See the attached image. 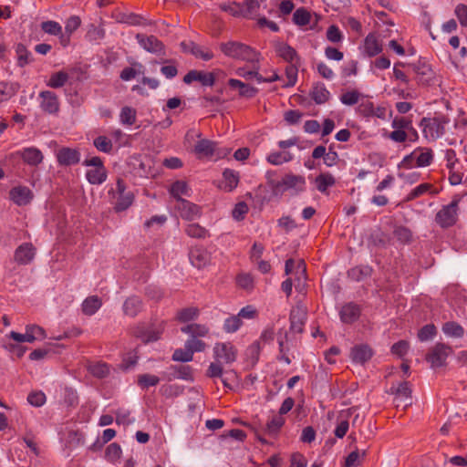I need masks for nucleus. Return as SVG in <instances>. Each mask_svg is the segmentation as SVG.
Instances as JSON below:
<instances>
[{"instance_id":"57","label":"nucleus","mask_w":467,"mask_h":467,"mask_svg":"<svg viewBox=\"0 0 467 467\" xmlns=\"http://www.w3.org/2000/svg\"><path fill=\"white\" fill-rule=\"evenodd\" d=\"M310 18V13L304 7L296 9L293 15V22L299 26L308 25Z\"/></svg>"},{"instance_id":"24","label":"nucleus","mask_w":467,"mask_h":467,"mask_svg":"<svg viewBox=\"0 0 467 467\" xmlns=\"http://www.w3.org/2000/svg\"><path fill=\"white\" fill-rule=\"evenodd\" d=\"M275 52L278 57L283 58L288 64L300 62L301 60L296 50L285 42H278L275 45Z\"/></svg>"},{"instance_id":"44","label":"nucleus","mask_w":467,"mask_h":467,"mask_svg":"<svg viewBox=\"0 0 467 467\" xmlns=\"http://www.w3.org/2000/svg\"><path fill=\"white\" fill-rule=\"evenodd\" d=\"M442 332L451 337H462L464 334L463 327L457 322L448 321L442 325Z\"/></svg>"},{"instance_id":"22","label":"nucleus","mask_w":467,"mask_h":467,"mask_svg":"<svg viewBox=\"0 0 467 467\" xmlns=\"http://www.w3.org/2000/svg\"><path fill=\"white\" fill-rule=\"evenodd\" d=\"M181 45L184 52L191 53L196 58L210 61L214 57L213 53L209 48H204L194 42H190L189 44L182 42Z\"/></svg>"},{"instance_id":"61","label":"nucleus","mask_w":467,"mask_h":467,"mask_svg":"<svg viewBox=\"0 0 467 467\" xmlns=\"http://www.w3.org/2000/svg\"><path fill=\"white\" fill-rule=\"evenodd\" d=\"M41 29L51 36H59L62 33V26L57 21L48 20L41 23Z\"/></svg>"},{"instance_id":"43","label":"nucleus","mask_w":467,"mask_h":467,"mask_svg":"<svg viewBox=\"0 0 467 467\" xmlns=\"http://www.w3.org/2000/svg\"><path fill=\"white\" fill-rule=\"evenodd\" d=\"M88 372L97 379H105L109 375V366L105 362H96L90 364L88 368Z\"/></svg>"},{"instance_id":"12","label":"nucleus","mask_w":467,"mask_h":467,"mask_svg":"<svg viewBox=\"0 0 467 467\" xmlns=\"http://www.w3.org/2000/svg\"><path fill=\"white\" fill-rule=\"evenodd\" d=\"M176 209L182 219L186 221H193L202 215V208L186 199H180L176 204Z\"/></svg>"},{"instance_id":"36","label":"nucleus","mask_w":467,"mask_h":467,"mask_svg":"<svg viewBox=\"0 0 467 467\" xmlns=\"http://www.w3.org/2000/svg\"><path fill=\"white\" fill-rule=\"evenodd\" d=\"M390 393L395 395V400L406 401L411 398L410 384L408 381L400 382L396 388H390Z\"/></svg>"},{"instance_id":"25","label":"nucleus","mask_w":467,"mask_h":467,"mask_svg":"<svg viewBox=\"0 0 467 467\" xmlns=\"http://www.w3.org/2000/svg\"><path fill=\"white\" fill-rule=\"evenodd\" d=\"M409 67L418 75V81L427 83L431 78L432 71L431 66L425 59L420 58L416 63L408 64Z\"/></svg>"},{"instance_id":"64","label":"nucleus","mask_w":467,"mask_h":467,"mask_svg":"<svg viewBox=\"0 0 467 467\" xmlns=\"http://www.w3.org/2000/svg\"><path fill=\"white\" fill-rule=\"evenodd\" d=\"M436 334V327L433 324H427L419 330L418 337L420 341H428L433 338Z\"/></svg>"},{"instance_id":"14","label":"nucleus","mask_w":467,"mask_h":467,"mask_svg":"<svg viewBox=\"0 0 467 467\" xmlns=\"http://www.w3.org/2000/svg\"><path fill=\"white\" fill-rule=\"evenodd\" d=\"M361 312L360 305L355 302H348L341 306L339 317L342 323L351 325L359 319Z\"/></svg>"},{"instance_id":"6","label":"nucleus","mask_w":467,"mask_h":467,"mask_svg":"<svg viewBox=\"0 0 467 467\" xmlns=\"http://www.w3.org/2000/svg\"><path fill=\"white\" fill-rule=\"evenodd\" d=\"M452 352L450 346L444 343H437L426 355V360L431 363L432 368H441L446 365L448 356Z\"/></svg>"},{"instance_id":"53","label":"nucleus","mask_w":467,"mask_h":467,"mask_svg":"<svg viewBox=\"0 0 467 467\" xmlns=\"http://www.w3.org/2000/svg\"><path fill=\"white\" fill-rule=\"evenodd\" d=\"M68 80V74L65 71H58L52 74L47 85L52 88L63 87Z\"/></svg>"},{"instance_id":"39","label":"nucleus","mask_w":467,"mask_h":467,"mask_svg":"<svg viewBox=\"0 0 467 467\" xmlns=\"http://www.w3.org/2000/svg\"><path fill=\"white\" fill-rule=\"evenodd\" d=\"M418 153L416 154V167H428L430 166L434 159L433 150L430 148L420 147Z\"/></svg>"},{"instance_id":"7","label":"nucleus","mask_w":467,"mask_h":467,"mask_svg":"<svg viewBox=\"0 0 467 467\" xmlns=\"http://www.w3.org/2000/svg\"><path fill=\"white\" fill-rule=\"evenodd\" d=\"M213 352L214 360L223 364H232L237 358V349L231 342L215 343Z\"/></svg>"},{"instance_id":"55","label":"nucleus","mask_w":467,"mask_h":467,"mask_svg":"<svg viewBox=\"0 0 467 467\" xmlns=\"http://www.w3.org/2000/svg\"><path fill=\"white\" fill-rule=\"evenodd\" d=\"M122 450L119 444L113 442L110 443L105 451V458L107 461L116 463L121 456Z\"/></svg>"},{"instance_id":"10","label":"nucleus","mask_w":467,"mask_h":467,"mask_svg":"<svg viewBox=\"0 0 467 467\" xmlns=\"http://www.w3.org/2000/svg\"><path fill=\"white\" fill-rule=\"evenodd\" d=\"M162 378L168 381L175 379L187 381H193L192 368L189 365H171L166 371L162 373Z\"/></svg>"},{"instance_id":"38","label":"nucleus","mask_w":467,"mask_h":467,"mask_svg":"<svg viewBox=\"0 0 467 467\" xmlns=\"http://www.w3.org/2000/svg\"><path fill=\"white\" fill-rule=\"evenodd\" d=\"M365 52L368 57H375L382 51V47L379 43L374 34H368L364 40Z\"/></svg>"},{"instance_id":"37","label":"nucleus","mask_w":467,"mask_h":467,"mask_svg":"<svg viewBox=\"0 0 467 467\" xmlns=\"http://www.w3.org/2000/svg\"><path fill=\"white\" fill-rule=\"evenodd\" d=\"M17 82L0 81V102L6 101L14 97L19 90Z\"/></svg>"},{"instance_id":"19","label":"nucleus","mask_w":467,"mask_h":467,"mask_svg":"<svg viewBox=\"0 0 467 467\" xmlns=\"http://www.w3.org/2000/svg\"><path fill=\"white\" fill-rule=\"evenodd\" d=\"M306 311L300 306L292 308L289 315L290 330L295 333H302L306 321Z\"/></svg>"},{"instance_id":"49","label":"nucleus","mask_w":467,"mask_h":467,"mask_svg":"<svg viewBox=\"0 0 467 467\" xmlns=\"http://www.w3.org/2000/svg\"><path fill=\"white\" fill-rule=\"evenodd\" d=\"M267 161L273 165H281L293 160V155L289 151H275L271 152L267 158Z\"/></svg>"},{"instance_id":"28","label":"nucleus","mask_w":467,"mask_h":467,"mask_svg":"<svg viewBox=\"0 0 467 467\" xmlns=\"http://www.w3.org/2000/svg\"><path fill=\"white\" fill-rule=\"evenodd\" d=\"M134 333L144 343L155 342L160 338L161 335L160 330L145 326L138 327Z\"/></svg>"},{"instance_id":"52","label":"nucleus","mask_w":467,"mask_h":467,"mask_svg":"<svg viewBox=\"0 0 467 467\" xmlns=\"http://www.w3.org/2000/svg\"><path fill=\"white\" fill-rule=\"evenodd\" d=\"M259 8L260 3L258 0H245L244 3H241L242 17L251 18Z\"/></svg>"},{"instance_id":"23","label":"nucleus","mask_w":467,"mask_h":467,"mask_svg":"<svg viewBox=\"0 0 467 467\" xmlns=\"http://www.w3.org/2000/svg\"><path fill=\"white\" fill-rule=\"evenodd\" d=\"M143 306L144 304L140 296H130L124 301L122 311L125 316L135 317L142 311Z\"/></svg>"},{"instance_id":"35","label":"nucleus","mask_w":467,"mask_h":467,"mask_svg":"<svg viewBox=\"0 0 467 467\" xmlns=\"http://www.w3.org/2000/svg\"><path fill=\"white\" fill-rule=\"evenodd\" d=\"M223 178L224 180V185L222 187L224 192H233L239 183V174L237 171L225 169L223 172Z\"/></svg>"},{"instance_id":"20","label":"nucleus","mask_w":467,"mask_h":467,"mask_svg":"<svg viewBox=\"0 0 467 467\" xmlns=\"http://www.w3.org/2000/svg\"><path fill=\"white\" fill-rule=\"evenodd\" d=\"M189 259L194 267L202 269L210 263L211 254L203 247L196 246L190 250Z\"/></svg>"},{"instance_id":"62","label":"nucleus","mask_w":467,"mask_h":467,"mask_svg":"<svg viewBox=\"0 0 467 467\" xmlns=\"http://www.w3.org/2000/svg\"><path fill=\"white\" fill-rule=\"evenodd\" d=\"M360 97L361 94L358 90L353 89L341 94L339 99L344 105L353 106L358 102Z\"/></svg>"},{"instance_id":"40","label":"nucleus","mask_w":467,"mask_h":467,"mask_svg":"<svg viewBox=\"0 0 467 467\" xmlns=\"http://www.w3.org/2000/svg\"><path fill=\"white\" fill-rule=\"evenodd\" d=\"M185 234L192 238L205 239L210 237L209 231L199 223H189L184 228Z\"/></svg>"},{"instance_id":"4","label":"nucleus","mask_w":467,"mask_h":467,"mask_svg":"<svg viewBox=\"0 0 467 467\" xmlns=\"http://www.w3.org/2000/svg\"><path fill=\"white\" fill-rule=\"evenodd\" d=\"M459 200L453 199L444 205L435 215L436 223L442 229L453 226L458 220Z\"/></svg>"},{"instance_id":"13","label":"nucleus","mask_w":467,"mask_h":467,"mask_svg":"<svg viewBox=\"0 0 467 467\" xmlns=\"http://www.w3.org/2000/svg\"><path fill=\"white\" fill-rule=\"evenodd\" d=\"M374 350L368 344H357L351 348L349 358L354 364L365 365L371 359Z\"/></svg>"},{"instance_id":"8","label":"nucleus","mask_w":467,"mask_h":467,"mask_svg":"<svg viewBox=\"0 0 467 467\" xmlns=\"http://www.w3.org/2000/svg\"><path fill=\"white\" fill-rule=\"evenodd\" d=\"M40 109L49 115H57L60 110V103L57 94L51 90H43L38 94Z\"/></svg>"},{"instance_id":"9","label":"nucleus","mask_w":467,"mask_h":467,"mask_svg":"<svg viewBox=\"0 0 467 467\" xmlns=\"http://www.w3.org/2000/svg\"><path fill=\"white\" fill-rule=\"evenodd\" d=\"M46 331L43 327L37 325H28L26 327V332L24 334L12 331L10 333V337L13 338L16 342H34L35 340H42L46 338Z\"/></svg>"},{"instance_id":"31","label":"nucleus","mask_w":467,"mask_h":467,"mask_svg":"<svg viewBox=\"0 0 467 467\" xmlns=\"http://www.w3.org/2000/svg\"><path fill=\"white\" fill-rule=\"evenodd\" d=\"M217 143L206 139L197 141L194 146V151L197 155L202 157H213L215 154V147Z\"/></svg>"},{"instance_id":"21","label":"nucleus","mask_w":467,"mask_h":467,"mask_svg":"<svg viewBox=\"0 0 467 467\" xmlns=\"http://www.w3.org/2000/svg\"><path fill=\"white\" fill-rule=\"evenodd\" d=\"M57 161L61 166L78 164L80 161V152L75 149L63 147L57 152Z\"/></svg>"},{"instance_id":"3","label":"nucleus","mask_w":467,"mask_h":467,"mask_svg":"<svg viewBox=\"0 0 467 467\" xmlns=\"http://www.w3.org/2000/svg\"><path fill=\"white\" fill-rule=\"evenodd\" d=\"M449 123V119L445 116L433 118L424 117L420 122V127L426 138L436 140L445 133V125Z\"/></svg>"},{"instance_id":"18","label":"nucleus","mask_w":467,"mask_h":467,"mask_svg":"<svg viewBox=\"0 0 467 467\" xmlns=\"http://www.w3.org/2000/svg\"><path fill=\"white\" fill-rule=\"evenodd\" d=\"M36 256V248L31 243L21 244L14 253V260L18 265H29Z\"/></svg>"},{"instance_id":"5","label":"nucleus","mask_w":467,"mask_h":467,"mask_svg":"<svg viewBox=\"0 0 467 467\" xmlns=\"http://www.w3.org/2000/svg\"><path fill=\"white\" fill-rule=\"evenodd\" d=\"M274 192H285L289 189H295L296 192H304L306 189V179L304 176L296 174H285L281 181L272 183Z\"/></svg>"},{"instance_id":"15","label":"nucleus","mask_w":467,"mask_h":467,"mask_svg":"<svg viewBox=\"0 0 467 467\" xmlns=\"http://www.w3.org/2000/svg\"><path fill=\"white\" fill-rule=\"evenodd\" d=\"M12 156L19 157L29 166H37L42 163L44 156L42 151L36 147H26L12 153Z\"/></svg>"},{"instance_id":"50","label":"nucleus","mask_w":467,"mask_h":467,"mask_svg":"<svg viewBox=\"0 0 467 467\" xmlns=\"http://www.w3.org/2000/svg\"><path fill=\"white\" fill-rule=\"evenodd\" d=\"M300 62L289 63L285 67V76L287 82L283 85L284 88L294 87L297 81L298 67Z\"/></svg>"},{"instance_id":"34","label":"nucleus","mask_w":467,"mask_h":467,"mask_svg":"<svg viewBox=\"0 0 467 467\" xmlns=\"http://www.w3.org/2000/svg\"><path fill=\"white\" fill-rule=\"evenodd\" d=\"M15 51L17 59V66L19 67H25L26 65L33 62L32 53L26 48V47L18 43L15 46Z\"/></svg>"},{"instance_id":"17","label":"nucleus","mask_w":467,"mask_h":467,"mask_svg":"<svg viewBox=\"0 0 467 467\" xmlns=\"http://www.w3.org/2000/svg\"><path fill=\"white\" fill-rule=\"evenodd\" d=\"M9 198L16 205L25 206L31 202L34 193L28 187L19 185L10 190Z\"/></svg>"},{"instance_id":"16","label":"nucleus","mask_w":467,"mask_h":467,"mask_svg":"<svg viewBox=\"0 0 467 467\" xmlns=\"http://www.w3.org/2000/svg\"><path fill=\"white\" fill-rule=\"evenodd\" d=\"M215 76L213 72L192 69L183 77V82L191 85L193 81H199L204 87H213L215 84Z\"/></svg>"},{"instance_id":"46","label":"nucleus","mask_w":467,"mask_h":467,"mask_svg":"<svg viewBox=\"0 0 467 467\" xmlns=\"http://www.w3.org/2000/svg\"><path fill=\"white\" fill-rule=\"evenodd\" d=\"M184 391V386L179 384H164L160 388V393L167 399L176 398Z\"/></svg>"},{"instance_id":"60","label":"nucleus","mask_w":467,"mask_h":467,"mask_svg":"<svg viewBox=\"0 0 467 467\" xmlns=\"http://www.w3.org/2000/svg\"><path fill=\"white\" fill-rule=\"evenodd\" d=\"M221 381L223 384L224 388L233 389L234 385L238 383V375L233 369L223 370V374L221 377Z\"/></svg>"},{"instance_id":"27","label":"nucleus","mask_w":467,"mask_h":467,"mask_svg":"<svg viewBox=\"0 0 467 467\" xmlns=\"http://www.w3.org/2000/svg\"><path fill=\"white\" fill-rule=\"evenodd\" d=\"M309 96L316 104L321 105L328 101L330 92L327 90L324 83L317 82L313 85L309 92Z\"/></svg>"},{"instance_id":"54","label":"nucleus","mask_w":467,"mask_h":467,"mask_svg":"<svg viewBox=\"0 0 467 467\" xmlns=\"http://www.w3.org/2000/svg\"><path fill=\"white\" fill-rule=\"evenodd\" d=\"M393 235L401 244H409L412 240L411 231L402 225L395 227Z\"/></svg>"},{"instance_id":"1","label":"nucleus","mask_w":467,"mask_h":467,"mask_svg":"<svg viewBox=\"0 0 467 467\" xmlns=\"http://www.w3.org/2000/svg\"><path fill=\"white\" fill-rule=\"evenodd\" d=\"M221 52L227 57L250 63L259 61V53L252 47L234 40L222 42L219 45Z\"/></svg>"},{"instance_id":"26","label":"nucleus","mask_w":467,"mask_h":467,"mask_svg":"<svg viewBox=\"0 0 467 467\" xmlns=\"http://www.w3.org/2000/svg\"><path fill=\"white\" fill-rule=\"evenodd\" d=\"M228 86L233 89L238 88L239 96L246 99H252L258 93V88L235 78H230Z\"/></svg>"},{"instance_id":"47","label":"nucleus","mask_w":467,"mask_h":467,"mask_svg":"<svg viewBox=\"0 0 467 467\" xmlns=\"http://www.w3.org/2000/svg\"><path fill=\"white\" fill-rule=\"evenodd\" d=\"M160 382V378L156 375L145 373L140 374L137 377V385L141 389H148L150 387L157 386Z\"/></svg>"},{"instance_id":"30","label":"nucleus","mask_w":467,"mask_h":467,"mask_svg":"<svg viewBox=\"0 0 467 467\" xmlns=\"http://www.w3.org/2000/svg\"><path fill=\"white\" fill-rule=\"evenodd\" d=\"M102 306V300L98 296H89L81 304L82 313L86 316H93Z\"/></svg>"},{"instance_id":"41","label":"nucleus","mask_w":467,"mask_h":467,"mask_svg":"<svg viewBox=\"0 0 467 467\" xmlns=\"http://www.w3.org/2000/svg\"><path fill=\"white\" fill-rule=\"evenodd\" d=\"M182 333L188 334L191 337H202L207 336L209 328L201 324L192 323L181 328Z\"/></svg>"},{"instance_id":"29","label":"nucleus","mask_w":467,"mask_h":467,"mask_svg":"<svg viewBox=\"0 0 467 467\" xmlns=\"http://www.w3.org/2000/svg\"><path fill=\"white\" fill-rule=\"evenodd\" d=\"M373 273V268L368 265H357L348 271V276L356 282H360L368 277H370Z\"/></svg>"},{"instance_id":"56","label":"nucleus","mask_w":467,"mask_h":467,"mask_svg":"<svg viewBox=\"0 0 467 467\" xmlns=\"http://www.w3.org/2000/svg\"><path fill=\"white\" fill-rule=\"evenodd\" d=\"M95 148L104 153H110L113 149L112 141L106 136L100 135L94 139Z\"/></svg>"},{"instance_id":"63","label":"nucleus","mask_w":467,"mask_h":467,"mask_svg":"<svg viewBox=\"0 0 467 467\" xmlns=\"http://www.w3.org/2000/svg\"><path fill=\"white\" fill-rule=\"evenodd\" d=\"M116 423L120 425H130L135 420L130 418V410L124 408H119L115 411Z\"/></svg>"},{"instance_id":"58","label":"nucleus","mask_w":467,"mask_h":467,"mask_svg":"<svg viewBox=\"0 0 467 467\" xmlns=\"http://www.w3.org/2000/svg\"><path fill=\"white\" fill-rule=\"evenodd\" d=\"M243 326V321L237 317V315L227 317L223 322V330L226 333H234Z\"/></svg>"},{"instance_id":"45","label":"nucleus","mask_w":467,"mask_h":467,"mask_svg":"<svg viewBox=\"0 0 467 467\" xmlns=\"http://www.w3.org/2000/svg\"><path fill=\"white\" fill-rule=\"evenodd\" d=\"M285 420L282 416H274L267 421L265 432L269 436H275L285 425Z\"/></svg>"},{"instance_id":"2","label":"nucleus","mask_w":467,"mask_h":467,"mask_svg":"<svg viewBox=\"0 0 467 467\" xmlns=\"http://www.w3.org/2000/svg\"><path fill=\"white\" fill-rule=\"evenodd\" d=\"M108 195L110 202L114 203L116 213L126 211L134 202V194L131 192H126V183L121 178L117 179L116 187H110Z\"/></svg>"},{"instance_id":"51","label":"nucleus","mask_w":467,"mask_h":467,"mask_svg":"<svg viewBox=\"0 0 467 467\" xmlns=\"http://www.w3.org/2000/svg\"><path fill=\"white\" fill-rule=\"evenodd\" d=\"M137 111L135 109L124 106L119 113V121L123 125L131 126L136 122Z\"/></svg>"},{"instance_id":"11","label":"nucleus","mask_w":467,"mask_h":467,"mask_svg":"<svg viewBox=\"0 0 467 467\" xmlns=\"http://www.w3.org/2000/svg\"><path fill=\"white\" fill-rule=\"evenodd\" d=\"M136 39L140 46L150 53L155 55H161L165 53V47L163 43L153 35L146 36L144 34H137Z\"/></svg>"},{"instance_id":"33","label":"nucleus","mask_w":467,"mask_h":467,"mask_svg":"<svg viewBox=\"0 0 467 467\" xmlns=\"http://www.w3.org/2000/svg\"><path fill=\"white\" fill-rule=\"evenodd\" d=\"M108 177L107 170L104 167H99L88 170L86 178L90 184L99 185L102 184Z\"/></svg>"},{"instance_id":"32","label":"nucleus","mask_w":467,"mask_h":467,"mask_svg":"<svg viewBox=\"0 0 467 467\" xmlns=\"http://www.w3.org/2000/svg\"><path fill=\"white\" fill-rule=\"evenodd\" d=\"M191 188L184 181H175L170 187L169 192L170 194L178 202L180 199H183L182 196H190L191 195Z\"/></svg>"},{"instance_id":"59","label":"nucleus","mask_w":467,"mask_h":467,"mask_svg":"<svg viewBox=\"0 0 467 467\" xmlns=\"http://www.w3.org/2000/svg\"><path fill=\"white\" fill-rule=\"evenodd\" d=\"M219 8L223 12H226L234 17H242L241 3L235 1L232 3H221Z\"/></svg>"},{"instance_id":"42","label":"nucleus","mask_w":467,"mask_h":467,"mask_svg":"<svg viewBox=\"0 0 467 467\" xmlns=\"http://www.w3.org/2000/svg\"><path fill=\"white\" fill-rule=\"evenodd\" d=\"M200 314V310L198 307L195 306H189L185 308H182L178 310L176 314V319L179 322L186 323L192 320H195Z\"/></svg>"},{"instance_id":"48","label":"nucleus","mask_w":467,"mask_h":467,"mask_svg":"<svg viewBox=\"0 0 467 467\" xmlns=\"http://www.w3.org/2000/svg\"><path fill=\"white\" fill-rule=\"evenodd\" d=\"M317 189L324 193L327 192L328 187L333 186L336 183L334 176L330 173H321L316 178Z\"/></svg>"}]
</instances>
